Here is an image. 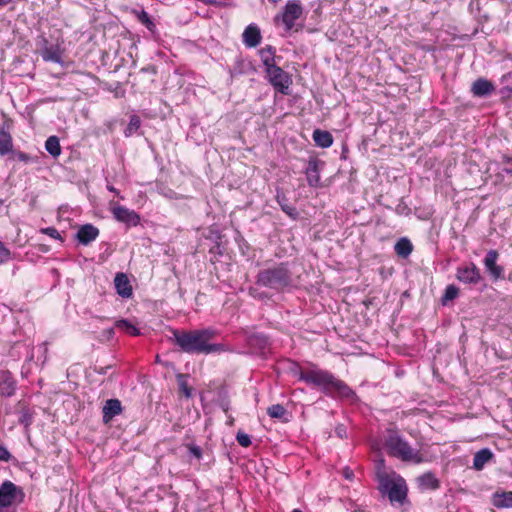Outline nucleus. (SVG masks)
I'll list each match as a JSON object with an SVG mask.
<instances>
[{
    "label": "nucleus",
    "mask_w": 512,
    "mask_h": 512,
    "mask_svg": "<svg viewBox=\"0 0 512 512\" xmlns=\"http://www.w3.org/2000/svg\"><path fill=\"white\" fill-rule=\"evenodd\" d=\"M291 370L295 375H298L299 380L304 381L311 387L320 389L327 396H339L346 399L355 397L354 391L345 382L336 378L327 370L317 367L303 370L296 364H293Z\"/></svg>",
    "instance_id": "obj_1"
},
{
    "label": "nucleus",
    "mask_w": 512,
    "mask_h": 512,
    "mask_svg": "<svg viewBox=\"0 0 512 512\" xmlns=\"http://www.w3.org/2000/svg\"><path fill=\"white\" fill-rule=\"evenodd\" d=\"M173 335L176 345L185 353L211 354L226 351L223 344L209 343L216 336V331L213 329L175 330Z\"/></svg>",
    "instance_id": "obj_2"
},
{
    "label": "nucleus",
    "mask_w": 512,
    "mask_h": 512,
    "mask_svg": "<svg viewBox=\"0 0 512 512\" xmlns=\"http://www.w3.org/2000/svg\"><path fill=\"white\" fill-rule=\"evenodd\" d=\"M384 446L388 454L404 462L420 464L425 461L420 450L414 449L395 429H387Z\"/></svg>",
    "instance_id": "obj_3"
},
{
    "label": "nucleus",
    "mask_w": 512,
    "mask_h": 512,
    "mask_svg": "<svg viewBox=\"0 0 512 512\" xmlns=\"http://www.w3.org/2000/svg\"><path fill=\"white\" fill-rule=\"evenodd\" d=\"M256 283L259 286L283 291L293 286V275L288 263H278L263 270L256 276Z\"/></svg>",
    "instance_id": "obj_4"
},
{
    "label": "nucleus",
    "mask_w": 512,
    "mask_h": 512,
    "mask_svg": "<svg viewBox=\"0 0 512 512\" xmlns=\"http://www.w3.org/2000/svg\"><path fill=\"white\" fill-rule=\"evenodd\" d=\"M265 72L269 83L273 86L275 91L283 95L290 94L292 78L288 72L284 71L277 64L265 70Z\"/></svg>",
    "instance_id": "obj_5"
},
{
    "label": "nucleus",
    "mask_w": 512,
    "mask_h": 512,
    "mask_svg": "<svg viewBox=\"0 0 512 512\" xmlns=\"http://www.w3.org/2000/svg\"><path fill=\"white\" fill-rule=\"evenodd\" d=\"M24 490L13 482L6 480L0 485V507H11L24 502Z\"/></svg>",
    "instance_id": "obj_6"
},
{
    "label": "nucleus",
    "mask_w": 512,
    "mask_h": 512,
    "mask_svg": "<svg viewBox=\"0 0 512 512\" xmlns=\"http://www.w3.org/2000/svg\"><path fill=\"white\" fill-rule=\"evenodd\" d=\"M303 13V9L299 0H289L281 15L276 16V21L282 20L286 30H291L295 21L300 18Z\"/></svg>",
    "instance_id": "obj_7"
},
{
    "label": "nucleus",
    "mask_w": 512,
    "mask_h": 512,
    "mask_svg": "<svg viewBox=\"0 0 512 512\" xmlns=\"http://www.w3.org/2000/svg\"><path fill=\"white\" fill-rule=\"evenodd\" d=\"M111 212L114 218L128 226H137L140 222V216L134 211L130 210L125 206L116 205L110 202Z\"/></svg>",
    "instance_id": "obj_8"
},
{
    "label": "nucleus",
    "mask_w": 512,
    "mask_h": 512,
    "mask_svg": "<svg viewBox=\"0 0 512 512\" xmlns=\"http://www.w3.org/2000/svg\"><path fill=\"white\" fill-rule=\"evenodd\" d=\"M456 278L465 284H478L482 279L480 270L474 263L458 267Z\"/></svg>",
    "instance_id": "obj_9"
},
{
    "label": "nucleus",
    "mask_w": 512,
    "mask_h": 512,
    "mask_svg": "<svg viewBox=\"0 0 512 512\" xmlns=\"http://www.w3.org/2000/svg\"><path fill=\"white\" fill-rule=\"evenodd\" d=\"M498 258V252L496 250H490L486 254L483 263L491 277L495 280L503 278V267L496 264Z\"/></svg>",
    "instance_id": "obj_10"
},
{
    "label": "nucleus",
    "mask_w": 512,
    "mask_h": 512,
    "mask_svg": "<svg viewBox=\"0 0 512 512\" xmlns=\"http://www.w3.org/2000/svg\"><path fill=\"white\" fill-rule=\"evenodd\" d=\"M99 229L92 224L82 225L76 234V239L82 245H89L99 236Z\"/></svg>",
    "instance_id": "obj_11"
},
{
    "label": "nucleus",
    "mask_w": 512,
    "mask_h": 512,
    "mask_svg": "<svg viewBox=\"0 0 512 512\" xmlns=\"http://www.w3.org/2000/svg\"><path fill=\"white\" fill-rule=\"evenodd\" d=\"M243 43L248 48H254L258 46L262 40L260 29L255 24L248 25L243 34Z\"/></svg>",
    "instance_id": "obj_12"
},
{
    "label": "nucleus",
    "mask_w": 512,
    "mask_h": 512,
    "mask_svg": "<svg viewBox=\"0 0 512 512\" xmlns=\"http://www.w3.org/2000/svg\"><path fill=\"white\" fill-rule=\"evenodd\" d=\"M493 83L485 78H478L472 83L471 92L475 97H486L493 93Z\"/></svg>",
    "instance_id": "obj_13"
},
{
    "label": "nucleus",
    "mask_w": 512,
    "mask_h": 512,
    "mask_svg": "<svg viewBox=\"0 0 512 512\" xmlns=\"http://www.w3.org/2000/svg\"><path fill=\"white\" fill-rule=\"evenodd\" d=\"M103 422L108 424L115 416L122 413V404L118 399H109L102 409Z\"/></svg>",
    "instance_id": "obj_14"
},
{
    "label": "nucleus",
    "mask_w": 512,
    "mask_h": 512,
    "mask_svg": "<svg viewBox=\"0 0 512 512\" xmlns=\"http://www.w3.org/2000/svg\"><path fill=\"white\" fill-rule=\"evenodd\" d=\"M117 293L123 298H129L132 295V287L128 277L124 273H117L114 279Z\"/></svg>",
    "instance_id": "obj_15"
},
{
    "label": "nucleus",
    "mask_w": 512,
    "mask_h": 512,
    "mask_svg": "<svg viewBox=\"0 0 512 512\" xmlns=\"http://www.w3.org/2000/svg\"><path fill=\"white\" fill-rule=\"evenodd\" d=\"M44 47L41 50V56L46 62H61V51L58 45H48L47 40H44Z\"/></svg>",
    "instance_id": "obj_16"
},
{
    "label": "nucleus",
    "mask_w": 512,
    "mask_h": 512,
    "mask_svg": "<svg viewBox=\"0 0 512 512\" xmlns=\"http://www.w3.org/2000/svg\"><path fill=\"white\" fill-rule=\"evenodd\" d=\"M407 489L400 483H392L388 487V498L391 502L402 503L406 498Z\"/></svg>",
    "instance_id": "obj_17"
},
{
    "label": "nucleus",
    "mask_w": 512,
    "mask_h": 512,
    "mask_svg": "<svg viewBox=\"0 0 512 512\" xmlns=\"http://www.w3.org/2000/svg\"><path fill=\"white\" fill-rule=\"evenodd\" d=\"M305 173L308 185L311 187H317L320 183V171L316 160L309 161Z\"/></svg>",
    "instance_id": "obj_18"
},
{
    "label": "nucleus",
    "mask_w": 512,
    "mask_h": 512,
    "mask_svg": "<svg viewBox=\"0 0 512 512\" xmlns=\"http://www.w3.org/2000/svg\"><path fill=\"white\" fill-rule=\"evenodd\" d=\"M275 52V48L272 47L271 45H267L266 47L259 50V55L265 70L276 65Z\"/></svg>",
    "instance_id": "obj_19"
},
{
    "label": "nucleus",
    "mask_w": 512,
    "mask_h": 512,
    "mask_svg": "<svg viewBox=\"0 0 512 512\" xmlns=\"http://www.w3.org/2000/svg\"><path fill=\"white\" fill-rule=\"evenodd\" d=\"M312 137L315 144L319 147L328 148L333 144V137L328 131L316 129Z\"/></svg>",
    "instance_id": "obj_20"
},
{
    "label": "nucleus",
    "mask_w": 512,
    "mask_h": 512,
    "mask_svg": "<svg viewBox=\"0 0 512 512\" xmlns=\"http://www.w3.org/2000/svg\"><path fill=\"white\" fill-rule=\"evenodd\" d=\"M493 457V453L490 449L484 448L475 453L473 459V468L476 470H482L486 463H488Z\"/></svg>",
    "instance_id": "obj_21"
},
{
    "label": "nucleus",
    "mask_w": 512,
    "mask_h": 512,
    "mask_svg": "<svg viewBox=\"0 0 512 512\" xmlns=\"http://www.w3.org/2000/svg\"><path fill=\"white\" fill-rule=\"evenodd\" d=\"M15 381L13 378L8 374L5 373L2 375L0 379V394L3 396H11L14 394L15 391Z\"/></svg>",
    "instance_id": "obj_22"
},
{
    "label": "nucleus",
    "mask_w": 512,
    "mask_h": 512,
    "mask_svg": "<svg viewBox=\"0 0 512 512\" xmlns=\"http://www.w3.org/2000/svg\"><path fill=\"white\" fill-rule=\"evenodd\" d=\"M395 253L402 257L407 258L413 251V245L407 238H401L394 246Z\"/></svg>",
    "instance_id": "obj_23"
},
{
    "label": "nucleus",
    "mask_w": 512,
    "mask_h": 512,
    "mask_svg": "<svg viewBox=\"0 0 512 512\" xmlns=\"http://www.w3.org/2000/svg\"><path fill=\"white\" fill-rule=\"evenodd\" d=\"M419 485L424 489H437L439 487V481L435 475L431 472L424 473L418 477Z\"/></svg>",
    "instance_id": "obj_24"
},
{
    "label": "nucleus",
    "mask_w": 512,
    "mask_h": 512,
    "mask_svg": "<svg viewBox=\"0 0 512 512\" xmlns=\"http://www.w3.org/2000/svg\"><path fill=\"white\" fill-rule=\"evenodd\" d=\"M276 201L280 205L282 211L286 213L289 217H291L292 219H296L298 217L297 209L294 206L289 205L287 203L288 200L284 194L278 193L276 196Z\"/></svg>",
    "instance_id": "obj_25"
},
{
    "label": "nucleus",
    "mask_w": 512,
    "mask_h": 512,
    "mask_svg": "<svg viewBox=\"0 0 512 512\" xmlns=\"http://www.w3.org/2000/svg\"><path fill=\"white\" fill-rule=\"evenodd\" d=\"M493 504L498 508H512V491L495 494Z\"/></svg>",
    "instance_id": "obj_26"
},
{
    "label": "nucleus",
    "mask_w": 512,
    "mask_h": 512,
    "mask_svg": "<svg viewBox=\"0 0 512 512\" xmlns=\"http://www.w3.org/2000/svg\"><path fill=\"white\" fill-rule=\"evenodd\" d=\"M45 149L53 157H58L61 154L59 139L56 136H50L45 142Z\"/></svg>",
    "instance_id": "obj_27"
},
{
    "label": "nucleus",
    "mask_w": 512,
    "mask_h": 512,
    "mask_svg": "<svg viewBox=\"0 0 512 512\" xmlns=\"http://www.w3.org/2000/svg\"><path fill=\"white\" fill-rule=\"evenodd\" d=\"M188 375L187 374H177L176 379L179 386V391L186 397L190 398L192 396V388L188 384Z\"/></svg>",
    "instance_id": "obj_28"
},
{
    "label": "nucleus",
    "mask_w": 512,
    "mask_h": 512,
    "mask_svg": "<svg viewBox=\"0 0 512 512\" xmlns=\"http://www.w3.org/2000/svg\"><path fill=\"white\" fill-rule=\"evenodd\" d=\"M12 150V138L6 131L0 132V155H5Z\"/></svg>",
    "instance_id": "obj_29"
},
{
    "label": "nucleus",
    "mask_w": 512,
    "mask_h": 512,
    "mask_svg": "<svg viewBox=\"0 0 512 512\" xmlns=\"http://www.w3.org/2000/svg\"><path fill=\"white\" fill-rule=\"evenodd\" d=\"M115 326L131 336H138L140 334L139 329L126 319L116 321Z\"/></svg>",
    "instance_id": "obj_30"
},
{
    "label": "nucleus",
    "mask_w": 512,
    "mask_h": 512,
    "mask_svg": "<svg viewBox=\"0 0 512 512\" xmlns=\"http://www.w3.org/2000/svg\"><path fill=\"white\" fill-rule=\"evenodd\" d=\"M137 18L140 21V23H142L149 31H155L156 25L152 21L150 15L145 10L140 11L138 13Z\"/></svg>",
    "instance_id": "obj_31"
},
{
    "label": "nucleus",
    "mask_w": 512,
    "mask_h": 512,
    "mask_svg": "<svg viewBox=\"0 0 512 512\" xmlns=\"http://www.w3.org/2000/svg\"><path fill=\"white\" fill-rule=\"evenodd\" d=\"M459 289L455 285H448L442 296V303L446 304L448 301L455 299L458 296Z\"/></svg>",
    "instance_id": "obj_32"
},
{
    "label": "nucleus",
    "mask_w": 512,
    "mask_h": 512,
    "mask_svg": "<svg viewBox=\"0 0 512 512\" xmlns=\"http://www.w3.org/2000/svg\"><path fill=\"white\" fill-rule=\"evenodd\" d=\"M286 410L281 404H275L267 409V413L271 418H281L284 416Z\"/></svg>",
    "instance_id": "obj_33"
},
{
    "label": "nucleus",
    "mask_w": 512,
    "mask_h": 512,
    "mask_svg": "<svg viewBox=\"0 0 512 512\" xmlns=\"http://www.w3.org/2000/svg\"><path fill=\"white\" fill-rule=\"evenodd\" d=\"M140 118L136 115H133L130 117V121H129V124H128V127L125 131V134L128 136V135H131L132 133H134L135 131H137L140 127Z\"/></svg>",
    "instance_id": "obj_34"
},
{
    "label": "nucleus",
    "mask_w": 512,
    "mask_h": 512,
    "mask_svg": "<svg viewBox=\"0 0 512 512\" xmlns=\"http://www.w3.org/2000/svg\"><path fill=\"white\" fill-rule=\"evenodd\" d=\"M185 447L188 450V453L191 457L200 460L202 458V449L198 445L194 443H187Z\"/></svg>",
    "instance_id": "obj_35"
},
{
    "label": "nucleus",
    "mask_w": 512,
    "mask_h": 512,
    "mask_svg": "<svg viewBox=\"0 0 512 512\" xmlns=\"http://www.w3.org/2000/svg\"><path fill=\"white\" fill-rule=\"evenodd\" d=\"M236 440L242 447H249L251 445L250 436L244 432L239 431L236 435Z\"/></svg>",
    "instance_id": "obj_36"
},
{
    "label": "nucleus",
    "mask_w": 512,
    "mask_h": 512,
    "mask_svg": "<svg viewBox=\"0 0 512 512\" xmlns=\"http://www.w3.org/2000/svg\"><path fill=\"white\" fill-rule=\"evenodd\" d=\"M251 344H258L260 348H265L268 344L267 338L263 335L256 334L250 337Z\"/></svg>",
    "instance_id": "obj_37"
},
{
    "label": "nucleus",
    "mask_w": 512,
    "mask_h": 512,
    "mask_svg": "<svg viewBox=\"0 0 512 512\" xmlns=\"http://www.w3.org/2000/svg\"><path fill=\"white\" fill-rule=\"evenodd\" d=\"M41 233L45 234V235H48L49 237L51 238H54V239H57V240H60V241H63L60 233L58 232V230L54 227H47V228H43L41 229Z\"/></svg>",
    "instance_id": "obj_38"
},
{
    "label": "nucleus",
    "mask_w": 512,
    "mask_h": 512,
    "mask_svg": "<svg viewBox=\"0 0 512 512\" xmlns=\"http://www.w3.org/2000/svg\"><path fill=\"white\" fill-rule=\"evenodd\" d=\"M13 460V456L6 447L0 444V461L9 462Z\"/></svg>",
    "instance_id": "obj_39"
},
{
    "label": "nucleus",
    "mask_w": 512,
    "mask_h": 512,
    "mask_svg": "<svg viewBox=\"0 0 512 512\" xmlns=\"http://www.w3.org/2000/svg\"><path fill=\"white\" fill-rule=\"evenodd\" d=\"M13 158L15 160L25 162V163H27L31 160V157L28 154L21 152V151L13 152Z\"/></svg>",
    "instance_id": "obj_40"
},
{
    "label": "nucleus",
    "mask_w": 512,
    "mask_h": 512,
    "mask_svg": "<svg viewBox=\"0 0 512 512\" xmlns=\"http://www.w3.org/2000/svg\"><path fill=\"white\" fill-rule=\"evenodd\" d=\"M10 251L5 247V245L0 241V259L4 260L9 258Z\"/></svg>",
    "instance_id": "obj_41"
},
{
    "label": "nucleus",
    "mask_w": 512,
    "mask_h": 512,
    "mask_svg": "<svg viewBox=\"0 0 512 512\" xmlns=\"http://www.w3.org/2000/svg\"><path fill=\"white\" fill-rule=\"evenodd\" d=\"M335 433L337 434L338 437L340 438H345L346 437V428L344 425H339L336 427L335 429Z\"/></svg>",
    "instance_id": "obj_42"
},
{
    "label": "nucleus",
    "mask_w": 512,
    "mask_h": 512,
    "mask_svg": "<svg viewBox=\"0 0 512 512\" xmlns=\"http://www.w3.org/2000/svg\"><path fill=\"white\" fill-rule=\"evenodd\" d=\"M205 3L213 4V5H223L224 3L221 0H202Z\"/></svg>",
    "instance_id": "obj_43"
},
{
    "label": "nucleus",
    "mask_w": 512,
    "mask_h": 512,
    "mask_svg": "<svg viewBox=\"0 0 512 512\" xmlns=\"http://www.w3.org/2000/svg\"><path fill=\"white\" fill-rule=\"evenodd\" d=\"M343 474H344V476H345L347 479H351V477L353 476V472H352L351 470H349V469H345V470L343 471Z\"/></svg>",
    "instance_id": "obj_44"
},
{
    "label": "nucleus",
    "mask_w": 512,
    "mask_h": 512,
    "mask_svg": "<svg viewBox=\"0 0 512 512\" xmlns=\"http://www.w3.org/2000/svg\"><path fill=\"white\" fill-rule=\"evenodd\" d=\"M39 350H41L44 354L47 353V344L46 343H42L40 346H39Z\"/></svg>",
    "instance_id": "obj_45"
},
{
    "label": "nucleus",
    "mask_w": 512,
    "mask_h": 512,
    "mask_svg": "<svg viewBox=\"0 0 512 512\" xmlns=\"http://www.w3.org/2000/svg\"><path fill=\"white\" fill-rule=\"evenodd\" d=\"M245 64L246 63L244 60L239 61V65H241V68H239L240 73H243L245 71Z\"/></svg>",
    "instance_id": "obj_46"
},
{
    "label": "nucleus",
    "mask_w": 512,
    "mask_h": 512,
    "mask_svg": "<svg viewBox=\"0 0 512 512\" xmlns=\"http://www.w3.org/2000/svg\"><path fill=\"white\" fill-rule=\"evenodd\" d=\"M13 0H0V7H4L11 3Z\"/></svg>",
    "instance_id": "obj_47"
},
{
    "label": "nucleus",
    "mask_w": 512,
    "mask_h": 512,
    "mask_svg": "<svg viewBox=\"0 0 512 512\" xmlns=\"http://www.w3.org/2000/svg\"><path fill=\"white\" fill-rule=\"evenodd\" d=\"M0 512H15L11 510L10 507H0Z\"/></svg>",
    "instance_id": "obj_48"
},
{
    "label": "nucleus",
    "mask_w": 512,
    "mask_h": 512,
    "mask_svg": "<svg viewBox=\"0 0 512 512\" xmlns=\"http://www.w3.org/2000/svg\"><path fill=\"white\" fill-rule=\"evenodd\" d=\"M107 188H108V190H109V191H111V192H113V193H115V194H117V195L119 194L118 190H117V189H115L113 186H110V185H109V186H107Z\"/></svg>",
    "instance_id": "obj_49"
},
{
    "label": "nucleus",
    "mask_w": 512,
    "mask_h": 512,
    "mask_svg": "<svg viewBox=\"0 0 512 512\" xmlns=\"http://www.w3.org/2000/svg\"><path fill=\"white\" fill-rule=\"evenodd\" d=\"M269 1H270V2H272V3H277V2H279L280 0H269Z\"/></svg>",
    "instance_id": "obj_50"
},
{
    "label": "nucleus",
    "mask_w": 512,
    "mask_h": 512,
    "mask_svg": "<svg viewBox=\"0 0 512 512\" xmlns=\"http://www.w3.org/2000/svg\"><path fill=\"white\" fill-rule=\"evenodd\" d=\"M292 512H302V511L299 509H294Z\"/></svg>",
    "instance_id": "obj_51"
}]
</instances>
